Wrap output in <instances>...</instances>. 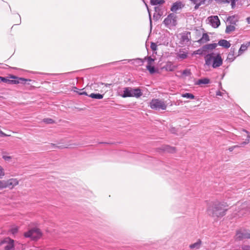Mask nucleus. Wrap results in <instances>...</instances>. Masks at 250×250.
Here are the masks:
<instances>
[{
	"label": "nucleus",
	"mask_w": 250,
	"mask_h": 250,
	"mask_svg": "<svg viewBox=\"0 0 250 250\" xmlns=\"http://www.w3.org/2000/svg\"><path fill=\"white\" fill-rule=\"evenodd\" d=\"M196 54H201V51H200V50H198L197 51V53H196Z\"/></svg>",
	"instance_id": "6e6d98bb"
},
{
	"label": "nucleus",
	"mask_w": 250,
	"mask_h": 250,
	"mask_svg": "<svg viewBox=\"0 0 250 250\" xmlns=\"http://www.w3.org/2000/svg\"><path fill=\"white\" fill-rule=\"evenodd\" d=\"M207 0H205V1H206Z\"/></svg>",
	"instance_id": "13d9d810"
},
{
	"label": "nucleus",
	"mask_w": 250,
	"mask_h": 250,
	"mask_svg": "<svg viewBox=\"0 0 250 250\" xmlns=\"http://www.w3.org/2000/svg\"><path fill=\"white\" fill-rule=\"evenodd\" d=\"M2 158L5 160H10L11 159V157L10 156H3Z\"/></svg>",
	"instance_id": "09e8293b"
},
{
	"label": "nucleus",
	"mask_w": 250,
	"mask_h": 250,
	"mask_svg": "<svg viewBox=\"0 0 250 250\" xmlns=\"http://www.w3.org/2000/svg\"><path fill=\"white\" fill-rule=\"evenodd\" d=\"M146 6L147 7V11H148V12L149 13V21H150V25H151L152 21H151V15H150V13L149 9L148 7V6H147V4L146 3Z\"/></svg>",
	"instance_id": "37998d69"
},
{
	"label": "nucleus",
	"mask_w": 250,
	"mask_h": 250,
	"mask_svg": "<svg viewBox=\"0 0 250 250\" xmlns=\"http://www.w3.org/2000/svg\"><path fill=\"white\" fill-rule=\"evenodd\" d=\"M182 74L185 76H190L191 73L189 69H185L182 72Z\"/></svg>",
	"instance_id": "c9c22d12"
},
{
	"label": "nucleus",
	"mask_w": 250,
	"mask_h": 250,
	"mask_svg": "<svg viewBox=\"0 0 250 250\" xmlns=\"http://www.w3.org/2000/svg\"><path fill=\"white\" fill-rule=\"evenodd\" d=\"M162 14L158 12V13H154L153 15V19L155 21L158 20L162 16Z\"/></svg>",
	"instance_id": "f704fd0d"
},
{
	"label": "nucleus",
	"mask_w": 250,
	"mask_h": 250,
	"mask_svg": "<svg viewBox=\"0 0 250 250\" xmlns=\"http://www.w3.org/2000/svg\"><path fill=\"white\" fill-rule=\"evenodd\" d=\"M79 95H88L86 93V92L83 91L82 92L79 93Z\"/></svg>",
	"instance_id": "3c124183"
},
{
	"label": "nucleus",
	"mask_w": 250,
	"mask_h": 250,
	"mask_svg": "<svg viewBox=\"0 0 250 250\" xmlns=\"http://www.w3.org/2000/svg\"><path fill=\"white\" fill-rule=\"evenodd\" d=\"M182 97L190 99H194L195 98V96L192 94L190 93L182 94Z\"/></svg>",
	"instance_id": "c85d7f7f"
},
{
	"label": "nucleus",
	"mask_w": 250,
	"mask_h": 250,
	"mask_svg": "<svg viewBox=\"0 0 250 250\" xmlns=\"http://www.w3.org/2000/svg\"><path fill=\"white\" fill-rule=\"evenodd\" d=\"M51 146H52L54 148H60V149H62V148H67V146H64L63 147V146H58L56 145H55L54 144H52V143L51 144Z\"/></svg>",
	"instance_id": "79ce46f5"
},
{
	"label": "nucleus",
	"mask_w": 250,
	"mask_h": 250,
	"mask_svg": "<svg viewBox=\"0 0 250 250\" xmlns=\"http://www.w3.org/2000/svg\"><path fill=\"white\" fill-rule=\"evenodd\" d=\"M210 83V80L208 78H203L198 80L196 83V85H201L203 84H208Z\"/></svg>",
	"instance_id": "6ab92c4d"
},
{
	"label": "nucleus",
	"mask_w": 250,
	"mask_h": 250,
	"mask_svg": "<svg viewBox=\"0 0 250 250\" xmlns=\"http://www.w3.org/2000/svg\"><path fill=\"white\" fill-rule=\"evenodd\" d=\"M249 142H250V139H248L246 140V141L243 142L241 144V146L246 145L248 144Z\"/></svg>",
	"instance_id": "a18cd8bd"
},
{
	"label": "nucleus",
	"mask_w": 250,
	"mask_h": 250,
	"mask_svg": "<svg viewBox=\"0 0 250 250\" xmlns=\"http://www.w3.org/2000/svg\"><path fill=\"white\" fill-rule=\"evenodd\" d=\"M209 40V37L207 33H204L202 37L198 41V42L200 43H203L206 42Z\"/></svg>",
	"instance_id": "412c9836"
},
{
	"label": "nucleus",
	"mask_w": 250,
	"mask_h": 250,
	"mask_svg": "<svg viewBox=\"0 0 250 250\" xmlns=\"http://www.w3.org/2000/svg\"><path fill=\"white\" fill-rule=\"evenodd\" d=\"M154 10H155V11L156 12H157V13H158V12H160V8H159V7H158V6H155V7H154Z\"/></svg>",
	"instance_id": "de8ad7c7"
},
{
	"label": "nucleus",
	"mask_w": 250,
	"mask_h": 250,
	"mask_svg": "<svg viewBox=\"0 0 250 250\" xmlns=\"http://www.w3.org/2000/svg\"><path fill=\"white\" fill-rule=\"evenodd\" d=\"M101 84H103H103H104V85L105 86H106V87H108V86H110V85H111V84H109V83H101Z\"/></svg>",
	"instance_id": "603ef678"
},
{
	"label": "nucleus",
	"mask_w": 250,
	"mask_h": 250,
	"mask_svg": "<svg viewBox=\"0 0 250 250\" xmlns=\"http://www.w3.org/2000/svg\"><path fill=\"white\" fill-rule=\"evenodd\" d=\"M18 228L17 227L12 228L10 230V231L13 235H15V234H16L18 232Z\"/></svg>",
	"instance_id": "e433bc0d"
},
{
	"label": "nucleus",
	"mask_w": 250,
	"mask_h": 250,
	"mask_svg": "<svg viewBox=\"0 0 250 250\" xmlns=\"http://www.w3.org/2000/svg\"><path fill=\"white\" fill-rule=\"evenodd\" d=\"M5 188L13 189L16 186L19 184V181L16 178H11L7 180H5Z\"/></svg>",
	"instance_id": "9d476101"
},
{
	"label": "nucleus",
	"mask_w": 250,
	"mask_h": 250,
	"mask_svg": "<svg viewBox=\"0 0 250 250\" xmlns=\"http://www.w3.org/2000/svg\"><path fill=\"white\" fill-rule=\"evenodd\" d=\"M202 244V241L200 239H198L196 243L189 245V248L191 249H199Z\"/></svg>",
	"instance_id": "aec40b11"
},
{
	"label": "nucleus",
	"mask_w": 250,
	"mask_h": 250,
	"mask_svg": "<svg viewBox=\"0 0 250 250\" xmlns=\"http://www.w3.org/2000/svg\"><path fill=\"white\" fill-rule=\"evenodd\" d=\"M5 175L4 169L0 166V178H1Z\"/></svg>",
	"instance_id": "a19ab883"
},
{
	"label": "nucleus",
	"mask_w": 250,
	"mask_h": 250,
	"mask_svg": "<svg viewBox=\"0 0 250 250\" xmlns=\"http://www.w3.org/2000/svg\"><path fill=\"white\" fill-rule=\"evenodd\" d=\"M183 7L184 5L182 4V2L177 1L172 4L170 8V10L172 12H175L177 10L181 9Z\"/></svg>",
	"instance_id": "ddd939ff"
},
{
	"label": "nucleus",
	"mask_w": 250,
	"mask_h": 250,
	"mask_svg": "<svg viewBox=\"0 0 250 250\" xmlns=\"http://www.w3.org/2000/svg\"><path fill=\"white\" fill-rule=\"evenodd\" d=\"M14 241L9 237H6L1 241L0 244H6L4 250H15Z\"/></svg>",
	"instance_id": "0eeeda50"
},
{
	"label": "nucleus",
	"mask_w": 250,
	"mask_h": 250,
	"mask_svg": "<svg viewBox=\"0 0 250 250\" xmlns=\"http://www.w3.org/2000/svg\"><path fill=\"white\" fill-rule=\"evenodd\" d=\"M226 203L215 201L207 209L208 215L214 218L222 217L226 215L228 209Z\"/></svg>",
	"instance_id": "f257e3e1"
},
{
	"label": "nucleus",
	"mask_w": 250,
	"mask_h": 250,
	"mask_svg": "<svg viewBox=\"0 0 250 250\" xmlns=\"http://www.w3.org/2000/svg\"><path fill=\"white\" fill-rule=\"evenodd\" d=\"M104 95L99 93H91L88 96L93 99H101L103 98Z\"/></svg>",
	"instance_id": "b1692460"
},
{
	"label": "nucleus",
	"mask_w": 250,
	"mask_h": 250,
	"mask_svg": "<svg viewBox=\"0 0 250 250\" xmlns=\"http://www.w3.org/2000/svg\"><path fill=\"white\" fill-rule=\"evenodd\" d=\"M180 43L181 44H187L191 40V33L189 31H185L180 34Z\"/></svg>",
	"instance_id": "6e6552de"
},
{
	"label": "nucleus",
	"mask_w": 250,
	"mask_h": 250,
	"mask_svg": "<svg viewBox=\"0 0 250 250\" xmlns=\"http://www.w3.org/2000/svg\"><path fill=\"white\" fill-rule=\"evenodd\" d=\"M250 45V42H247L246 44H243L241 45L239 51H238V55L239 56L241 55L245 51H246L248 47Z\"/></svg>",
	"instance_id": "f3484780"
},
{
	"label": "nucleus",
	"mask_w": 250,
	"mask_h": 250,
	"mask_svg": "<svg viewBox=\"0 0 250 250\" xmlns=\"http://www.w3.org/2000/svg\"><path fill=\"white\" fill-rule=\"evenodd\" d=\"M236 49L233 46H232L230 49V52H229L227 59L230 61L231 62H232L235 59V57L234 56V54L235 53Z\"/></svg>",
	"instance_id": "2eb2a0df"
},
{
	"label": "nucleus",
	"mask_w": 250,
	"mask_h": 250,
	"mask_svg": "<svg viewBox=\"0 0 250 250\" xmlns=\"http://www.w3.org/2000/svg\"><path fill=\"white\" fill-rule=\"evenodd\" d=\"M240 146H231L229 148V151H232L233 150V149L236 148V147H239Z\"/></svg>",
	"instance_id": "c03bdc74"
},
{
	"label": "nucleus",
	"mask_w": 250,
	"mask_h": 250,
	"mask_svg": "<svg viewBox=\"0 0 250 250\" xmlns=\"http://www.w3.org/2000/svg\"><path fill=\"white\" fill-rule=\"evenodd\" d=\"M123 92L122 95V97L123 98L131 97L139 98L143 95V93L139 88L125 87L124 88Z\"/></svg>",
	"instance_id": "7ed1b4c3"
},
{
	"label": "nucleus",
	"mask_w": 250,
	"mask_h": 250,
	"mask_svg": "<svg viewBox=\"0 0 250 250\" xmlns=\"http://www.w3.org/2000/svg\"><path fill=\"white\" fill-rule=\"evenodd\" d=\"M25 237L31 238L33 240H37L42 236V233L38 229L33 228L24 233Z\"/></svg>",
	"instance_id": "39448f33"
},
{
	"label": "nucleus",
	"mask_w": 250,
	"mask_h": 250,
	"mask_svg": "<svg viewBox=\"0 0 250 250\" xmlns=\"http://www.w3.org/2000/svg\"><path fill=\"white\" fill-rule=\"evenodd\" d=\"M227 21L232 24H235L236 23L234 16H229L227 19Z\"/></svg>",
	"instance_id": "473e14b6"
},
{
	"label": "nucleus",
	"mask_w": 250,
	"mask_h": 250,
	"mask_svg": "<svg viewBox=\"0 0 250 250\" xmlns=\"http://www.w3.org/2000/svg\"><path fill=\"white\" fill-rule=\"evenodd\" d=\"M193 1V3L195 4V6L194 7V9L197 10L199 6L202 4L205 3V0H192Z\"/></svg>",
	"instance_id": "4be33fe9"
},
{
	"label": "nucleus",
	"mask_w": 250,
	"mask_h": 250,
	"mask_svg": "<svg viewBox=\"0 0 250 250\" xmlns=\"http://www.w3.org/2000/svg\"><path fill=\"white\" fill-rule=\"evenodd\" d=\"M216 95H218V96H222V93L218 91L216 92Z\"/></svg>",
	"instance_id": "864d4df0"
},
{
	"label": "nucleus",
	"mask_w": 250,
	"mask_h": 250,
	"mask_svg": "<svg viewBox=\"0 0 250 250\" xmlns=\"http://www.w3.org/2000/svg\"><path fill=\"white\" fill-rule=\"evenodd\" d=\"M11 82H12V80H9L5 77H0V83L3 82L8 84H12Z\"/></svg>",
	"instance_id": "c756f323"
},
{
	"label": "nucleus",
	"mask_w": 250,
	"mask_h": 250,
	"mask_svg": "<svg viewBox=\"0 0 250 250\" xmlns=\"http://www.w3.org/2000/svg\"><path fill=\"white\" fill-rule=\"evenodd\" d=\"M208 19L213 27L217 28L220 25V22L217 16H210Z\"/></svg>",
	"instance_id": "f8f14e48"
},
{
	"label": "nucleus",
	"mask_w": 250,
	"mask_h": 250,
	"mask_svg": "<svg viewBox=\"0 0 250 250\" xmlns=\"http://www.w3.org/2000/svg\"><path fill=\"white\" fill-rule=\"evenodd\" d=\"M160 150L167 152L169 153H174L175 152V148L174 147H171L168 145L163 146L159 148Z\"/></svg>",
	"instance_id": "4468645a"
},
{
	"label": "nucleus",
	"mask_w": 250,
	"mask_h": 250,
	"mask_svg": "<svg viewBox=\"0 0 250 250\" xmlns=\"http://www.w3.org/2000/svg\"><path fill=\"white\" fill-rule=\"evenodd\" d=\"M217 44L214 43L206 44L203 46V48L205 49L212 50V49L215 48L217 47Z\"/></svg>",
	"instance_id": "5701e85b"
},
{
	"label": "nucleus",
	"mask_w": 250,
	"mask_h": 250,
	"mask_svg": "<svg viewBox=\"0 0 250 250\" xmlns=\"http://www.w3.org/2000/svg\"><path fill=\"white\" fill-rule=\"evenodd\" d=\"M135 62L139 65L141 66L143 65L144 62V59L137 58L134 60Z\"/></svg>",
	"instance_id": "72a5a7b5"
},
{
	"label": "nucleus",
	"mask_w": 250,
	"mask_h": 250,
	"mask_svg": "<svg viewBox=\"0 0 250 250\" xmlns=\"http://www.w3.org/2000/svg\"><path fill=\"white\" fill-rule=\"evenodd\" d=\"M177 56L179 58L185 59L188 57V53L180 51L179 53L177 55Z\"/></svg>",
	"instance_id": "bb28decb"
},
{
	"label": "nucleus",
	"mask_w": 250,
	"mask_h": 250,
	"mask_svg": "<svg viewBox=\"0 0 250 250\" xmlns=\"http://www.w3.org/2000/svg\"><path fill=\"white\" fill-rule=\"evenodd\" d=\"M164 0H150V4L152 5H156L157 4H163L165 3Z\"/></svg>",
	"instance_id": "393cba45"
},
{
	"label": "nucleus",
	"mask_w": 250,
	"mask_h": 250,
	"mask_svg": "<svg viewBox=\"0 0 250 250\" xmlns=\"http://www.w3.org/2000/svg\"><path fill=\"white\" fill-rule=\"evenodd\" d=\"M10 78L14 79L12 80V82H11L12 84H25L26 82L31 81L30 79H27L23 78H19L14 75H10Z\"/></svg>",
	"instance_id": "9b49d317"
},
{
	"label": "nucleus",
	"mask_w": 250,
	"mask_h": 250,
	"mask_svg": "<svg viewBox=\"0 0 250 250\" xmlns=\"http://www.w3.org/2000/svg\"><path fill=\"white\" fill-rule=\"evenodd\" d=\"M177 16L174 13L169 14L167 17L165 19L163 23L166 26H175L177 24Z\"/></svg>",
	"instance_id": "423d86ee"
},
{
	"label": "nucleus",
	"mask_w": 250,
	"mask_h": 250,
	"mask_svg": "<svg viewBox=\"0 0 250 250\" xmlns=\"http://www.w3.org/2000/svg\"><path fill=\"white\" fill-rule=\"evenodd\" d=\"M150 48L153 51H156L157 49V45L154 42H151L150 44Z\"/></svg>",
	"instance_id": "4c0bfd02"
},
{
	"label": "nucleus",
	"mask_w": 250,
	"mask_h": 250,
	"mask_svg": "<svg viewBox=\"0 0 250 250\" xmlns=\"http://www.w3.org/2000/svg\"><path fill=\"white\" fill-rule=\"evenodd\" d=\"M5 188V180H0V189Z\"/></svg>",
	"instance_id": "ea45409f"
},
{
	"label": "nucleus",
	"mask_w": 250,
	"mask_h": 250,
	"mask_svg": "<svg viewBox=\"0 0 250 250\" xmlns=\"http://www.w3.org/2000/svg\"><path fill=\"white\" fill-rule=\"evenodd\" d=\"M146 69L149 71V73L151 74H154L156 72V70L153 66H151L150 65H147Z\"/></svg>",
	"instance_id": "7c9ffc66"
},
{
	"label": "nucleus",
	"mask_w": 250,
	"mask_h": 250,
	"mask_svg": "<svg viewBox=\"0 0 250 250\" xmlns=\"http://www.w3.org/2000/svg\"><path fill=\"white\" fill-rule=\"evenodd\" d=\"M218 44L226 48H228L230 46V43L226 40H220L218 42Z\"/></svg>",
	"instance_id": "dca6fc26"
},
{
	"label": "nucleus",
	"mask_w": 250,
	"mask_h": 250,
	"mask_svg": "<svg viewBox=\"0 0 250 250\" xmlns=\"http://www.w3.org/2000/svg\"><path fill=\"white\" fill-rule=\"evenodd\" d=\"M235 29V27L233 25H228L227 26L225 32L227 34L229 33L230 32L234 31Z\"/></svg>",
	"instance_id": "cd10ccee"
},
{
	"label": "nucleus",
	"mask_w": 250,
	"mask_h": 250,
	"mask_svg": "<svg viewBox=\"0 0 250 250\" xmlns=\"http://www.w3.org/2000/svg\"><path fill=\"white\" fill-rule=\"evenodd\" d=\"M165 68L167 71H172L174 70V66L171 62H168L165 66Z\"/></svg>",
	"instance_id": "a878e982"
},
{
	"label": "nucleus",
	"mask_w": 250,
	"mask_h": 250,
	"mask_svg": "<svg viewBox=\"0 0 250 250\" xmlns=\"http://www.w3.org/2000/svg\"><path fill=\"white\" fill-rule=\"evenodd\" d=\"M9 135H7L4 132H3L1 130H0V137H5V136H9Z\"/></svg>",
	"instance_id": "49530a36"
},
{
	"label": "nucleus",
	"mask_w": 250,
	"mask_h": 250,
	"mask_svg": "<svg viewBox=\"0 0 250 250\" xmlns=\"http://www.w3.org/2000/svg\"><path fill=\"white\" fill-rule=\"evenodd\" d=\"M147 60V65H151L154 62V59H152L151 57H146L144 58V61Z\"/></svg>",
	"instance_id": "2f4dec72"
},
{
	"label": "nucleus",
	"mask_w": 250,
	"mask_h": 250,
	"mask_svg": "<svg viewBox=\"0 0 250 250\" xmlns=\"http://www.w3.org/2000/svg\"><path fill=\"white\" fill-rule=\"evenodd\" d=\"M248 138H250V136H248Z\"/></svg>",
	"instance_id": "4d7b16f0"
},
{
	"label": "nucleus",
	"mask_w": 250,
	"mask_h": 250,
	"mask_svg": "<svg viewBox=\"0 0 250 250\" xmlns=\"http://www.w3.org/2000/svg\"><path fill=\"white\" fill-rule=\"evenodd\" d=\"M150 107L154 110H165L167 105L165 102L158 99H152L150 103Z\"/></svg>",
	"instance_id": "20e7f679"
},
{
	"label": "nucleus",
	"mask_w": 250,
	"mask_h": 250,
	"mask_svg": "<svg viewBox=\"0 0 250 250\" xmlns=\"http://www.w3.org/2000/svg\"><path fill=\"white\" fill-rule=\"evenodd\" d=\"M43 122L46 124H52L54 122L53 120L50 118L44 119Z\"/></svg>",
	"instance_id": "58836bf2"
},
{
	"label": "nucleus",
	"mask_w": 250,
	"mask_h": 250,
	"mask_svg": "<svg viewBox=\"0 0 250 250\" xmlns=\"http://www.w3.org/2000/svg\"><path fill=\"white\" fill-rule=\"evenodd\" d=\"M250 238V232L247 230H238L235 235V239L240 241L243 239Z\"/></svg>",
	"instance_id": "1a4fd4ad"
},
{
	"label": "nucleus",
	"mask_w": 250,
	"mask_h": 250,
	"mask_svg": "<svg viewBox=\"0 0 250 250\" xmlns=\"http://www.w3.org/2000/svg\"><path fill=\"white\" fill-rule=\"evenodd\" d=\"M170 131L172 133H175L176 129L175 128H172L170 129Z\"/></svg>",
	"instance_id": "8fccbe9b"
},
{
	"label": "nucleus",
	"mask_w": 250,
	"mask_h": 250,
	"mask_svg": "<svg viewBox=\"0 0 250 250\" xmlns=\"http://www.w3.org/2000/svg\"><path fill=\"white\" fill-rule=\"evenodd\" d=\"M205 60L206 65H211L214 68L218 67L223 64V59L220 54H208L205 57Z\"/></svg>",
	"instance_id": "f03ea898"
},
{
	"label": "nucleus",
	"mask_w": 250,
	"mask_h": 250,
	"mask_svg": "<svg viewBox=\"0 0 250 250\" xmlns=\"http://www.w3.org/2000/svg\"><path fill=\"white\" fill-rule=\"evenodd\" d=\"M238 0H215L216 1L219 3H229L231 2V5L232 9L235 6V2Z\"/></svg>",
	"instance_id": "a211bd4d"
},
{
	"label": "nucleus",
	"mask_w": 250,
	"mask_h": 250,
	"mask_svg": "<svg viewBox=\"0 0 250 250\" xmlns=\"http://www.w3.org/2000/svg\"><path fill=\"white\" fill-rule=\"evenodd\" d=\"M247 21L248 23H250V17H248L247 18Z\"/></svg>",
	"instance_id": "5fc2aeb1"
}]
</instances>
